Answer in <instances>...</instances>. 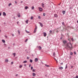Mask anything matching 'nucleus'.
<instances>
[{"label": "nucleus", "mask_w": 78, "mask_h": 78, "mask_svg": "<svg viewBox=\"0 0 78 78\" xmlns=\"http://www.w3.org/2000/svg\"><path fill=\"white\" fill-rule=\"evenodd\" d=\"M66 47H68V48H72V45L70 43H69L67 44Z\"/></svg>", "instance_id": "f257e3e1"}, {"label": "nucleus", "mask_w": 78, "mask_h": 78, "mask_svg": "<svg viewBox=\"0 0 78 78\" xmlns=\"http://www.w3.org/2000/svg\"><path fill=\"white\" fill-rule=\"evenodd\" d=\"M37 48H38L40 50H41V49H42V47L41 46H37Z\"/></svg>", "instance_id": "f03ea898"}, {"label": "nucleus", "mask_w": 78, "mask_h": 78, "mask_svg": "<svg viewBox=\"0 0 78 78\" xmlns=\"http://www.w3.org/2000/svg\"><path fill=\"white\" fill-rule=\"evenodd\" d=\"M39 9L40 11H42V9L41 7H39Z\"/></svg>", "instance_id": "7ed1b4c3"}, {"label": "nucleus", "mask_w": 78, "mask_h": 78, "mask_svg": "<svg viewBox=\"0 0 78 78\" xmlns=\"http://www.w3.org/2000/svg\"><path fill=\"white\" fill-rule=\"evenodd\" d=\"M35 62H37V61H38L39 59H38V58H36L35 59Z\"/></svg>", "instance_id": "20e7f679"}, {"label": "nucleus", "mask_w": 78, "mask_h": 78, "mask_svg": "<svg viewBox=\"0 0 78 78\" xmlns=\"http://www.w3.org/2000/svg\"><path fill=\"white\" fill-rule=\"evenodd\" d=\"M44 36V37H45L47 36V34L45 32H43Z\"/></svg>", "instance_id": "39448f33"}, {"label": "nucleus", "mask_w": 78, "mask_h": 78, "mask_svg": "<svg viewBox=\"0 0 78 78\" xmlns=\"http://www.w3.org/2000/svg\"><path fill=\"white\" fill-rule=\"evenodd\" d=\"M54 17H58V15L56 14H54Z\"/></svg>", "instance_id": "423d86ee"}, {"label": "nucleus", "mask_w": 78, "mask_h": 78, "mask_svg": "<svg viewBox=\"0 0 78 78\" xmlns=\"http://www.w3.org/2000/svg\"><path fill=\"white\" fill-rule=\"evenodd\" d=\"M33 76H36V73H33L32 74Z\"/></svg>", "instance_id": "0eeeda50"}, {"label": "nucleus", "mask_w": 78, "mask_h": 78, "mask_svg": "<svg viewBox=\"0 0 78 78\" xmlns=\"http://www.w3.org/2000/svg\"><path fill=\"white\" fill-rule=\"evenodd\" d=\"M40 24V26H41V27H43V24H42V23H39Z\"/></svg>", "instance_id": "6e6552de"}, {"label": "nucleus", "mask_w": 78, "mask_h": 78, "mask_svg": "<svg viewBox=\"0 0 78 78\" xmlns=\"http://www.w3.org/2000/svg\"><path fill=\"white\" fill-rule=\"evenodd\" d=\"M3 16H6V14L5 12H3Z\"/></svg>", "instance_id": "1a4fd4ad"}, {"label": "nucleus", "mask_w": 78, "mask_h": 78, "mask_svg": "<svg viewBox=\"0 0 78 78\" xmlns=\"http://www.w3.org/2000/svg\"><path fill=\"white\" fill-rule=\"evenodd\" d=\"M59 69H61V70H62V69H63V67H61V66H60L59 67Z\"/></svg>", "instance_id": "9d476101"}, {"label": "nucleus", "mask_w": 78, "mask_h": 78, "mask_svg": "<svg viewBox=\"0 0 78 78\" xmlns=\"http://www.w3.org/2000/svg\"><path fill=\"white\" fill-rule=\"evenodd\" d=\"M62 12L63 13V14H65V13H66V11H63Z\"/></svg>", "instance_id": "9b49d317"}, {"label": "nucleus", "mask_w": 78, "mask_h": 78, "mask_svg": "<svg viewBox=\"0 0 78 78\" xmlns=\"http://www.w3.org/2000/svg\"><path fill=\"white\" fill-rule=\"evenodd\" d=\"M5 61L6 62H8L9 61L7 59H5Z\"/></svg>", "instance_id": "f8f14e48"}, {"label": "nucleus", "mask_w": 78, "mask_h": 78, "mask_svg": "<svg viewBox=\"0 0 78 78\" xmlns=\"http://www.w3.org/2000/svg\"><path fill=\"white\" fill-rule=\"evenodd\" d=\"M53 55L55 57V58H56V57L55 56V52L53 53Z\"/></svg>", "instance_id": "ddd939ff"}, {"label": "nucleus", "mask_w": 78, "mask_h": 78, "mask_svg": "<svg viewBox=\"0 0 78 78\" xmlns=\"http://www.w3.org/2000/svg\"><path fill=\"white\" fill-rule=\"evenodd\" d=\"M45 66H46V67H50V66L48 65H47V64L45 65Z\"/></svg>", "instance_id": "4468645a"}, {"label": "nucleus", "mask_w": 78, "mask_h": 78, "mask_svg": "<svg viewBox=\"0 0 78 78\" xmlns=\"http://www.w3.org/2000/svg\"><path fill=\"white\" fill-rule=\"evenodd\" d=\"M2 42H3V43H5V41L4 40H2Z\"/></svg>", "instance_id": "2eb2a0df"}, {"label": "nucleus", "mask_w": 78, "mask_h": 78, "mask_svg": "<svg viewBox=\"0 0 78 78\" xmlns=\"http://www.w3.org/2000/svg\"><path fill=\"white\" fill-rule=\"evenodd\" d=\"M29 20H27L26 21V22L27 24H28V21Z\"/></svg>", "instance_id": "dca6fc26"}, {"label": "nucleus", "mask_w": 78, "mask_h": 78, "mask_svg": "<svg viewBox=\"0 0 78 78\" xmlns=\"http://www.w3.org/2000/svg\"><path fill=\"white\" fill-rule=\"evenodd\" d=\"M28 8V6H26L25 7V9H27Z\"/></svg>", "instance_id": "f3484780"}, {"label": "nucleus", "mask_w": 78, "mask_h": 78, "mask_svg": "<svg viewBox=\"0 0 78 78\" xmlns=\"http://www.w3.org/2000/svg\"><path fill=\"white\" fill-rule=\"evenodd\" d=\"M10 5H12V4L11 3H9V4L8 6H10Z\"/></svg>", "instance_id": "a211bd4d"}, {"label": "nucleus", "mask_w": 78, "mask_h": 78, "mask_svg": "<svg viewBox=\"0 0 78 78\" xmlns=\"http://www.w3.org/2000/svg\"><path fill=\"white\" fill-rule=\"evenodd\" d=\"M30 62H31V63L33 62V60H32L31 59H30Z\"/></svg>", "instance_id": "6ab92c4d"}, {"label": "nucleus", "mask_w": 78, "mask_h": 78, "mask_svg": "<svg viewBox=\"0 0 78 78\" xmlns=\"http://www.w3.org/2000/svg\"><path fill=\"white\" fill-rule=\"evenodd\" d=\"M42 7H44V4L43 3H42Z\"/></svg>", "instance_id": "aec40b11"}, {"label": "nucleus", "mask_w": 78, "mask_h": 78, "mask_svg": "<svg viewBox=\"0 0 78 78\" xmlns=\"http://www.w3.org/2000/svg\"><path fill=\"white\" fill-rule=\"evenodd\" d=\"M27 61H25L23 62V63H27Z\"/></svg>", "instance_id": "412c9836"}, {"label": "nucleus", "mask_w": 78, "mask_h": 78, "mask_svg": "<svg viewBox=\"0 0 78 78\" xmlns=\"http://www.w3.org/2000/svg\"><path fill=\"white\" fill-rule=\"evenodd\" d=\"M12 55H14V57H15L16 56V53H14L12 54Z\"/></svg>", "instance_id": "4be33fe9"}, {"label": "nucleus", "mask_w": 78, "mask_h": 78, "mask_svg": "<svg viewBox=\"0 0 78 78\" xmlns=\"http://www.w3.org/2000/svg\"><path fill=\"white\" fill-rule=\"evenodd\" d=\"M31 9H33V10H34V7L32 6Z\"/></svg>", "instance_id": "5701e85b"}, {"label": "nucleus", "mask_w": 78, "mask_h": 78, "mask_svg": "<svg viewBox=\"0 0 78 78\" xmlns=\"http://www.w3.org/2000/svg\"><path fill=\"white\" fill-rule=\"evenodd\" d=\"M63 43H64V44H66V41H63Z\"/></svg>", "instance_id": "b1692460"}, {"label": "nucleus", "mask_w": 78, "mask_h": 78, "mask_svg": "<svg viewBox=\"0 0 78 78\" xmlns=\"http://www.w3.org/2000/svg\"><path fill=\"white\" fill-rule=\"evenodd\" d=\"M37 26H36V27H35V28L34 30H36V31H37Z\"/></svg>", "instance_id": "393cba45"}, {"label": "nucleus", "mask_w": 78, "mask_h": 78, "mask_svg": "<svg viewBox=\"0 0 78 78\" xmlns=\"http://www.w3.org/2000/svg\"><path fill=\"white\" fill-rule=\"evenodd\" d=\"M70 55H73V53H72V52H71L70 53Z\"/></svg>", "instance_id": "a878e982"}, {"label": "nucleus", "mask_w": 78, "mask_h": 78, "mask_svg": "<svg viewBox=\"0 0 78 78\" xmlns=\"http://www.w3.org/2000/svg\"><path fill=\"white\" fill-rule=\"evenodd\" d=\"M54 59H55V61H56V62H58V61H57V60H56V58H55V57H54Z\"/></svg>", "instance_id": "bb28decb"}, {"label": "nucleus", "mask_w": 78, "mask_h": 78, "mask_svg": "<svg viewBox=\"0 0 78 78\" xmlns=\"http://www.w3.org/2000/svg\"><path fill=\"white\" fill-rule=\"evenodd\" d=\"M26 32L27 33H30V32H28L27 30H26Z\"/></svg>", "instance_id": "cd10ccee"}, {"label": "nucleus", "mask_w": 78, "mask_h": 78, "mask_svg": "<svg viewBox=\"0 0 78 78\" xmlns=\"http://www.w3.org/2000/svg\"><path fill=\"white\" fill-rule=\"evenodd\" d=\"M18 14H19V16H18V17H20V13H19Z\"/></svg>", "instance_id": "c85d7f7f"}, {"label": "nucleus", "mask_w": 78, "mask_h": 78, "mask_svg": "<svg viewBox=\"0 0 78 78\" xmlns=\"http://www.w3.org/2000/svg\"><path fill=\"white\" fill-rule=\"evenodd\" d=\"M20 68H22V65H21L20 66Z\"/></svg>", "instance_id": "c756f323"}, {"label": "nucleus", "mask_w": 78, "mask_h": 78, "mask_svg": "<svg viewBox=\"0 0 78 78\" xmlns=\"http://www.w3.org/2000/svg\"><path fill=\"white\" fill-rule=\"evenodd\" d=\"M33 66H31V70H33Z\"/></svg>", "instance_id": "7c9ffc66"}, {"label": "nucleus", "mask_w": 78, "mask_h": 78, "mask_svg": "<svg viewBox=\"0 0 78 78\" xmlns=\"http://www.w3.org/2000/svg\"><path fill=\"white\" fill-rule=\"evenodd\" d=\"M38 19H41V16H39L38 17Z\"/></svg>", "instance_id": "2f4dec72"}, {"label": "nucleus", "mask_w": 78, "mask_h": 78, "mask_svg": "<svg viewBox=\"0 0 78 78\" xmlns=\"http://www.w3.org/2000/svg\"><path fill=\"white\" fill-rule=\"evenodd\" d=\"M30 19H33V17L32 16L30 18Z\"/></svg>", "instance_id": "473e14b6"}, {"label": "nucleus", "mask_w": 78, "mask_h": 78, "mask_svg": "<svg viewBox=\"0 0 78 78\" xmlns=\"http://www.w3.org/2000/svg\"><path fill=\"white\" fill-rule=\"evenodd\" d=\"M28 39H26V41H25V42H27V41H28Z\"/></svg>", "instance_id": "72a5a7b5"}, {"label": "nucleus", "mask_w": 78, "mask_h": 78, "mask_svg": "<svg viewBox=\"0 0 78 78\" xmlns=\"http://www.w3.org/2000/svg\"><path fill=\"white\" fill-rule=\"evenodd\" d=\"M18 32L19 33V34H20V31H19V30H18Z\"/></svg>", "instance_id": "f704fd0d"}, {"label": "nucleus", "mask_w": 78, "mask_h": 78, "mask_svg": "<svg viewBox=\"0 0 78 78\" xmlns=\"http://www.w3.org/2000/svg\"><path fill=\"white\" fill-rule=\"evenodd\" d=\"M67 65H66V67L65 68L66 69H67Z\"/></svg>", "instance_id": "c9c22d12"}, {"label": "nucleus", "mask_w": 78, "mask_h": 78, "mask_svg": "<svg viewBox=\"0 0 78 78\" xmlns=\"http://www.w3.org/2000/svg\"><path fill=\"white\" fill-rule=\"evenodd\" d=\"M15 3L16 4H17V2L16 1H15Z\"/></svg>", "instance_id": "e433bc0d"}, {"label": "nucleus", "mask_w": 78, "mask_h": 78, "mask_svg": "<svg viewBox=\"0 0 78 78\" xmlns=\"http://www.w3.org/2000/svg\"><path fill=\"white\" fill-rule=\"evenodd\" d=\"M13 62H11V64H13Z\"/></svg>", "instance_id": "4c0bfd02"}, {"label": "nucleus", "mask_w": 78, "mask_h": 78, "mask_svg": "<svg viewBox=\"0 0 78 78\" xmlns=\"http://www.w3.org/2000/svg\"><path fill=\"white\" fill-rule=\"evenodd\" d=\"M62 24L63 25H64V22L62 23Z\"/></svg>", "instance_id": "58836bf2"}, {"label": "nucleus", "mask_w": 78, "mask_h": 78, "mask_svg": "<svg viewBox=\"0 0 78 78\" xmlns=\"http://www.w3.org/2000/svg\"><path fill=\"white\" fill-rule=\"evenodd\" d=\"M43 15L44 16H45V13H43Z\"/></svg>", "instance_id": "ea45409f"}, {"label": "nucleus", "mask_w": 78, "mask_h": 78, "mask_svg": "<svg viewBox=\"0 0 78 78\" xmlns=\"http://www.w3.org/2000/svg\"><path fill=\"white\" fill-rule=\"evenodd\" d=\"M52 32V31H51V30H50L49 33H51Z\"/></svg>", "instance_id": "a19ab883"}, {"label": "nucleus", "mask_w": 78, "mask_h": 78, "mask_svg": "<svg viewBox=\"0 0 78 78\" xmlns=\"http://www.w3.org/2000/svg\"><path fill=\"white\" fill-rule=\"evenodd\" d=\"M5 37H6V38H8V37L6 35L5 36Z\"/></svg>", "instance_id": "79ce46f5"}, {"label": "nucleus", "mask_w": 78, "mask_h": 78, "mask_svg": "<svg viewBox=\"0 0 78 78\" xmlns=\"http://www.w3.org/2000/svg\"><path fill=\"white\" fill-rule=\"evenodd\" d=\"M36 31L37 30H34V33H36Z\"/></svg>", "instance_id": "37998d69"}, {"label": "nucleus", "mask_w": 78, "mask_h": 78, "mask_svg": "<svg viewBox=\"0 0 78 78\" xmlns=\"http://www.w3.org/2000/svg\"><path fill=\"white\" fill-rule=\"evenodd\" d=\"M31 64L29 65V67H31Z\"/></svg>", "instance_id": "c03bdc74"}, {"label": "nucleus", "mask_w": 78, "mask_h": 78, "mask_svg": "<svg viewBox=\"0 0 78 78\" xmlns=\"http://www.w3.org/2000/svg\"><path fill=\"white\" fill-rule=\"evenodd\" d=\"M33 72H35V70H34V69H33Z\"/></svg>", "instance_id": "a18cd8bd"}, {"label": "nucleus", "mask_w": 78, "mask_h": 78, "mask_svg": "<svg viewBox=\"0 0 78 78\" xmlns=\"http://www.w3.org/2000/svg\"><path fill=\"white\" fill-rule=\"evenodd\" d=\"M76 78H78V76H76Z\"/></svg>", "instance_id": "49530a36"}, {"label": "nucleus", "mask_w": 78, "mask_h": 78, "mask_svg": "<svg viewBox=\"0 0 78 78\" xmlns=\"http://www.w3.org/2000/svg\"><path fill=\"white\" fill-rule=\"evenodd\" d=\"M72 41H73V38H72Z\"/></svg>", "instance_id": "de8ad7c7"}, {"label": "nucleus", "mask_w": 78, "mask_h": 78, "mask_svg": "<svg viewBox=\"0 0 78 78\" xmlns=\"http://www.w3.org/2000/svg\"><path fill=\"white\" fill-rule=\"evenodd\" d=\"M24 66H25V67H26V66H27V65L26 64H25L24 65Z\"/></svg>", "instance_id": "09e8293b"}, {"label": "nucleus", "mask_w": 78, "mask_h": 78, "mask_svg": "<svg viewBox=\"0 0 78 78\" xmlns=\"http://www.w3.org/2000/svg\"><path fill=\"white\" fill-rule=\"evenodd\" d=\"M2 16V13L0 12V16Z\"/></svg>", "instance_id": "8fccbe9b"}, {"label": "nucleus", "mask_w": 78, "mask_h": 78, "mask_svg": "<svg viewBox=\"0 0 78 78\" xmlns=\"http://www.w3.org/2000/svg\"><path fill=\"white\" fill-rule=\"evenodd\" d=\"M74 53L75 55H76V51H74Z\"/></svg>", "instance_id": "3c124183"}, {"label": "nucleus", "mask_w": 78, "mask_h": 78, "mask_svg": "<svg viewBox=\"0 0 78 78\" xmlns=\"http://www.w3.org/2000/svg\"><path fill=\"white\" fill-rule=\"evenodd\" d=\"M18 74H16V76H18Z\"/></svg>", "instance_id": "603ef678"}, {"label": "nucleus", "mask_w": 78, "mask_h": 78, "mask_svg": "<svg viewBox=\"0 0 78 78\" xmlns=\"http://www.w3.org/2000/svg\"><path fill=\"white\" fill-rule=\"evenodd\" d=\"M29 58V57H27V59H29V58Z\"/></svg>", "instance_id": "864d4df0"}, {"label": "nucleus", "mask_w": 78, "mask_h": 78, "mask_svg": "<svg viewBox=\"0 0 78 78\" xmlns=\"http://www.w3.org/2000/svg\"><path fill=\"white\" fill-rule=\"evenodd\" d=\"M61 64H62V65L63 64V63H61Z\"/></svg>", "instance_id": "5fc2aeb1"}, {"label": "nucleus", "mask_w": 78, "mask_h": 78, "mask_svg": "<svg viewBox=\"0 0 78 78\" xmlns=\"http://www.w3.org/2000/svg\"><path fill=\"white\" fill-rule=\"evenodd\" d=\"M12 36H14V35L13 34H12Z\"/></svg>", "instance_id": "6e6d98bb"}, {"label": "nucleus", "mask_w": 78, "mask_h": 78, "mask_svg": "<svg viewBox=\"0 0 78 78\" xmlns=\"http://www.w3.org/2000/svg\"><path fill=\"white\" fill-rule=\"evenodd\" d=\"M71 68H73V66H71Z\"/></svg>", "instance_id": "4d7b16f0"}, {"label": "nucleus", "mask_w": 78, "mask_h": 78, "mask_svg": "<svg viewBox=\"0 0 78 78\" xmlns=\"http://www.w3.org/2000/svg\"><path fill=\"white\" fill-rule=\"evenodd\" d=\"M56 32H57V33H58V30H57Z\"/></svg>", "instance_id": "13d9d810"}, {"label": "nucleus", "mask_w": 78, "mask_h": 78, "mask_svg": "<svg viewBox=\"0 0 78 78\" xmlns=\"http://www.w3.org/2000/svg\"><path fill=\"white\" fill-rule=\"evenodd\" d=\"M8 48L9 49V48H10V47H8Z\"/></svg>", "instance_id": "bf43d9fd"}, {"label": "nucleus", "mask_w": 78, "mask_h": 78, "mask_svg": "<svg viewBox=\"0 0 78 78\" xmlns=\"http://www.w3.org/2000/svg\"><path fill=\"white\" fill-rule=\"evenodd\" d=\"M17 24H18V23H19V22H17Z\"/></svg>", "instance_id": "052dcab7"}, {"label": "nucleus", "mask_w": 78, "mask_h": 78, "mask_svg": "<svg viewBox=\"0 0 78 78\" xmlns=\"http://www.w3.org/2000/svg\"><path fill=\"white\" fill-rule=\"evenodd\" d=\"M70 9H72V7H70Z\"/></svg>", "instance_id": "680f3d73"}, {"label": "nucleus", "mask_w": 78, "mask_h": 78, "mask_svg": "<svg viewBox=\"0 0 78 78\" xmlns=\"http://www.w3.org/2000/svg\"><path fill=\"white\" fill-rule=\"evenodd\" d=\"M57 29H59V27L57 28Z\"/></svg>", "instance_id": "e2e57ef3"}, {"label": "nucleus", "mask_w": 78, "mask_h": 78, "mask_svg": "<svg viewBox=\"0 0 78 78\" xmlns=\"http://www.w3.org/2000/svg\"><path fill=\"white\" fill-rule=\"evenodd\" d=\"M60 4H61V3L60 4H59V5H60Z\"/></svg>", "instance_id": "0e129e2a"}, {"label": "nucleus", "mask_w": 78, "mask_h": 78, "mask_svg": "<svg viewBox=\"0 0 78 78\" xmlns=\"http://www.w3.org/2000/svg\"><path fill=\"white\" fill-rule=\"evenodd\" d=\"M14 19H15V17H14Z\"/></svg>", "instance_id": "69168bd1"}, {"label": "nucleus", "mask_w": 78, "mask_h": 78, "mask_svg": "<svg viewBox=\"0 0 78 78\" xmlns=\"http://www.w3.org/2000/svg\"><path fill=\"white\" fill-rule=\"evenodd\" d=\"M0 32H1V30H0Z\"/></svg>", "instance_id": "338daca9"}, {"label": "nucleus", "mask_w": 78, "mask_h": 78, "mask_svg": "<svg viewBox=\"0 0 78 78\" xmlns=\"http://www.w3.org/2000/svg\"><path fill=\"white\" fill-rule=\"evenodd\" d=\"M32 78H34V77H32Z\"/></svg>", "instance_id": "774afa93"}]
</instances>
